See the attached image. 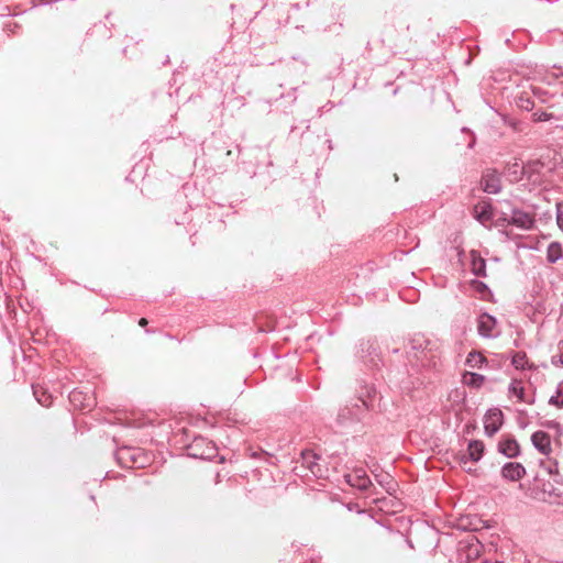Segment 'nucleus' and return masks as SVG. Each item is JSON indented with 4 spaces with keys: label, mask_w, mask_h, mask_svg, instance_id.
Returning <instances> with one entry per match:
<instances>
[{
    "label": "nucleus",
    "mask_w": 563,
    "mask_h": 563,
    "mask_svg": "<svg viewBox=\"0 0 563 563\" xmlns=\"http://www.w3.org/2000/svg\"><path fill=\"white\" fill-rule=\"evenodd\" d=\"M540 467L549 476V479H542L541 499L549 504H560L562 483L559 461L547 457L540 461Z\"/></svg>",
    "instance_id": "f257e3e1"
},
{
    "label": "nucleus",
    "mask_w": 563,
    "mask_h": 563,
    "mask_svg": "<svg viewBox=\"0 0 563 563\" xmlns=\"http://www.w3.org/2000/svg\"><path fill=\"white\" fill-rule=\"evenodd\" d=\"M190 449L195 451L192 455L200 459L211 460L217 455V448L214 444L203 438L195 439Z\"/></svg>",
    "instance_id": "f03ea898"
},
{
    "label": "nucleus",
    "mask_w": 563,
    "mask_h": 563,
    "mask_svg": "<svg viewBox=\"0 0 563 563\" xmlns=\"http://www.w3.org/2000/svg\"><path fill=\"white\" fill-rule=\"evenodd\" d=\"M503 412L499 409H490L484 418L485 433L489 437L494 435L503 424Z\"/></svg>",
    "instance_id": "7ed1b4c3"
},
{
    "label": "nucleus",
    "mask_w": 563,
    "mask_h": 563,
    "mask_svg": "<svg viewBox=\"0 0 563 563\" xmlns=\"http://www.w3.org/2000/svg\"><path fill=\"white\" fill-rule=\"evenodd\" d=\"M484 443L479 440H472L468 443L467 451L460 455V464L465 465L468 461L478 462L484 453Z\"/></svg>",
    "instance_id": "20e7f679"
},
{
    "label": "nucleus",
    "mask_w": 563,
    "mask_h": 563,
    "mask_svg": "<svg viewBox=\"0 0 563 563\" xmlns=\"http://www.w3.org/2000/svg\"><path fill=\"white\" fill-rule=\"evenodd\" d=\"M497 321L496 319L488 314L482 313L477 320V329L478 333L484 338H493L498 334L496 331Z\"/></svg>",
    "instance_id": "39448f33"
},
{
    "label": "nucleus",
    "mask_w": 563,
    "mask_h": 563,
    "mask_svg": "<svg viewBox=\"0 0 563 563\" xmlns=\"http://www.w3.org/2000/svg\"><path fill=\"white\" fill-rule=\"evenodd\" d=\"M526 475V468L522 464L508 462L501 468V476L509 481H519Z\"/></svg>",
    "instance_id": "423d86ee"
},
{
    "label": "nucleus",
    "mask_w": 563,
    "mask_h": 563,
    "mask_svg": "<svg viewBox=\"0 0 563 563\" xmlns=\"http://www.w3.org/2000/svg\"><path fill=\"white\" fill-rule=\"evenodd\" d=\"M533 446L543 455H549L551 452L550 435L544 431H537L531 435Z\"/></svg>",
    "instance_id": "0eeeda50"
},
{
    "label": "nucleus",
    "mask_w": 563,
    "mask_h": 563,
    "mask_svg": "<svg viewBox=\"0 0 563 563\" xmlns=\"http://www.w3.org/2000/svg\"><path fill=\"white\" fill-rule=\"evenodd\" d=\"M509 222L520 229L529 230L532 228L534 220L532 216L528 212L521 210H514Z\"/></svg>",
    "instance_id": "6e6552de"
},
{
    "label": "nucleus",
    "mask_w": 563,
    "mask_h": 563,
    "mask_svg": "<svg viewBox=\"0 0 563 563\" xmlns=\"http://www.w3.org/2000/svg\"><path fill=\"white\" fill-rule=\"evenodd\" d=\"M482 186L487 194H498L501 189L500 177L496 173H487L483 176Z\"/></svg>",
    "instance_id": "1a4fd4ad"
},
{
    "label": "nucleus",
    "mask_w": 563,
    "mask_h": 563,
    "mask_svg": "<svg viewBox=\"0 0 563 563\" xmlns=\"http://www.w3.org/2000/svg\"><path fill=\"white\" fill-rule=\"evenodd\" d=\"M346 482L358 489H367L371 485V479L363 470H357L352 474L345 476Z\"/></svg>",
    "instance_id": "9d476101"
},
{
    "label": "nucleus",
    "mask_w": 563,
    "mask_h": 563,
    "mask_svg": "<svg viewBox=\"0 0 563 563\" xmlns=\"http://www.w3.org/2000/svg\"><path fill=\"white\" fill-rule=\"evenodd\" d=\"M498 450L507 457H516L520 453V446L514 438H506L499 441Z\"/></svg>",
    "instance_id": "9b49d317"
},
{
    "label": "nucleus",
    "mask_w": 563,
    "mask_h": 563,
    "mask_svg": "<svg viewBox=\"0 0 563 563\" xmlns=\"http://www.w3.org/2000/svg\"><path fill=\"white\" fill-rule=\"evenodd\" d=\"M507 178L511 183H519L525 180V166L518 161L509 163L505 172Z\"/></svg>",
    "instance_id": "f8f14e48"
},
{
    "label": "nucleus",
    "mask_w": 563,
    "mask_h": 563,
    "mask_svg": "<svg viewBox=\"0 0 563 563\" xmlns=\"http://www.w3.org/2000/svg\"><path fill=\"white\" fill-rule=\"evenodd\" d=\"M69 401L74 405V407L78 409H90L93 405V399L89 396L82 394L79 390H73L69 394Z\"/></svg>",
    "instance_id": "ddd939ff"
},
{
    "label": "nucleus",
    "mask_w": 563,
    "mask_h": 563,
    "mask_svg": "<svg viewBox=\"0 0 563 563\" xmlns=\"http://www.w3.org/2000/svg\"><path fill=\"white\" fill-rule=\"evenodd\" d=\"M525 166V179L531 184H538L541 180L540 169L542 165L539 162H530Z\"/></svg>",
    "instance_id": "4468645a"
},
{
    "label": "nucleus",
    "mask_w": 563,
    "mask_h": 563,
    "mask_svg": "<svg viewBox=\"0 0 563 563\" xmlns=\"http://www.w3.org/2000/svg\"><path fill=\"white\" fill-rule=\"evenodd\" d=\"M375 477H376V481L378 482V484L382 487H384L387 493L391 494L393 492H395L396 483L389 474H387V473L378 474V475H375Z\"/></svg>",
    "instance_id": "2eb2a0df"
},
{
    "label": "nucleus",
    "mask_w": 563,
    "mask_h": 563,
    "mask_svg": "<svg viewBox=\"0 0 563 563\" xmlns=\"http://www.w3.org/2000/svg\"><path fill=\"white\" fill-rule=\"evenodd\" d=\"M509 394L512 397L518 398L520 401L529 402L525 397V388L522 383L519 380H514L509 386Z\"/></svg>",
    "instance_id": "dca6fc26"
},
{
    "label": "nucleus",
    "mask_w": 563,
    "mask_h": 563,
    "mask_svg": "<svg viewBox=\"0 0 563 563\" xmlns=\"http://www.w3.org/2000/svg\"><path fill=\"white\" fill-rule=\"evenodd\" d=\"M474 211L476 219L482 223L492 219V209L489 205L476 206Z\"/></svg>",
    "instance_id": "f3484780"
},
{
    "label": "nucleus",
    "mask_w": 563,
    "mask_h": 563,
    "mask_svg": "<svg viewBox=\"0 0 563 563\" xmlns=\"http://www.w3.org/2000/svg\"><path fill=\"white\" fill-rule=\"evenodd\" d=\"M547 257L550 263H555L562 257V246L559 242H552L549 245Z\"/></svg>",
    "instance_id": "a211bd4d"
},
{
    "label": "nucleus",
    "mask_w": 563,
    "mask_h": 563,
    "mask_svg": "<svg viewBox=\"0 0 563 563\" xmlns=\"http://www.w3.org/2000/svg\"><path fill=\"white\" fill-rule=\"evenodd\" d=\"M485 357L478 353V352H471L468 355H467V358H466V364L470 366V367H473V368H479L482 367L483 363L485 362Z\"/></svg>",
    "instance_id": "6ab92c4d"
},
{
    "label": "nucleus",
    "mask_w": 563,
    "mask_h": 563,
    "mask_svg": "<svg viewBox=\"0 0 563 563\" xmlns=\"http://www.w3.org/2000/svg\"><path fill=\"white\" fill-rule=\"evenodd\" d=\"M465 378V384L473 387H481L485 380V377L477 373H470Z\"/></svg>",
    "instance_id": "aec40b11"
},
{
    "label": "nucleus",
    "mask_w": 563,
    "mask_h": 563,
    "mask_svg": "<svg viewBox=\"0 0 563 563\" xmlns=\"http://www.w3.org/2000/svg\"><path fill=\"white\" fill-rule=\"evenodd\" d=\"M472 269L475 275L484 276L485 275V261L481 257L473 256Z\"/></svg>",
    "instance_id": "412c9836"
},
{
    "label": "nucleus",
    "mask_w": 563,
    "mask_h": 563,
    "mask_svg": "<svg viewBox=\"0 0 563 563\" xmlns=\"http://www.w3.org/2000/svg\"><path fill=\"white\" fill-rule=\"evenodd\" d=\"M33 394L42 406L48 407L52 404L51 396L46 395L44 390H40L37 387H33Z\"/></svg>",
    "instance_id": "4be33fe9"
},
{
    "label": "nucleus",
    "mask_w": 563,
    "mask_h": 563,
    "mask_svg": "<svg viewBox=\"0 0 563 563\" xmlns=\"http://www.w3.org/2000/svg\"><path fill=\"white\" fill-rule=\"evenodd\" d=\"M528 363L527 361V356L525 353H516L514 356H512V365L516 367V368H520V369H523L526 367V364Z\"/></svg>",
    "instance_id": "5701e85b"
},
{
    "label": "nucleus",
    "mask_w": 563,
    "mask_h": 563,
    "mask_svg": "<svg viewBox=\"0 0 563 563\" xmlns=\"http://www.w3.org/2000/svg\"><path fill=\"white\" fill-rule=\"evenodd\" d=\"M518 106L528 111L533 108V102L530 101V99L528 97L520 96L518 98Z\"/></svg>",
    "instance_id": "b1692460"
},
{
    "label": "nucleus",
    "mask_w": 563,
    "mask_h": 563,
    "mask_svg": "<svg viewBox=\"0 0 563 563\" xmlns=\"http://www.w3.org/2000/svg\"><path fill=\"white\" fill-rule=\"evenodd\" d=\"M533 117H534V120L536 121H549L552 119V113H549V112H536L533 113Z\"/></svg>",
    "instance_id": "393cba45"
},
{
    "label": "nucleus",
    "mask_w": 563,
    "mask_h": 563,
    "mask_svg": "<svg viewBox=\"0 0 563 563\" xmlns=\"http://www.w3.org/2000/svg\"><path fill=\"white\" fill-rule=\"evenodd\" d=\"M556 208H558L556 222H558L559 228L563 229V214L561 212V203L560 202L556 203Z\"/></svg>",
    "instance_id": "a878e982"
},
{
    "label": "nucleus",
    "mask_w": 563,
    "mask_h": 563,
    "mask_svg": "<svg viewBox=\"0 0 563 563\" xmlns=\"http://www.w3.org/2000/svg\"><path fill=\"white\" fill-rule=\"evenodd\" d=\"M561 395V389L559 388L558 389V396H552L549 400L550 404H554V405H558L560 406L559 404V396Z\"/></svg>",
    "instance_id": "bb28decb"
},
{
    "label": "nucleus",
    "mask_w": 563,
    "mask_h": 563,
    "mask_svg": "<svg viewBox=\"0 0 563 563\" xmlns=\"http://www.w3.org/2000/svg\"><path fill=\"white\" fill-rule=\"evenodd\" d=\"M471 550H472V552H473L474 554H476V555L478 554V552H479V545H478V542H477V541H476V543H475V544H471Z\"/></svg>",
    "instance_id": "cd10ccee"
},
{
    "label": "nucleus",
    "mask_w": 563,
    "mask_h": 563,
    "mask_svg": "<svg viewBox=\"0 0 563 563\" xmlns=\"http://www.w3.org/2000/svg\"><path fill=\"white\" fill-rule=\"evenodd\" d=\"M139 324L141 327H145L147 324V320L145 318H141L140 321H139Z\"/></svg>",
    "instance_id": "c85d7f7f"
},
{
    "label": "nucleus",
    "mask_w": 563,
    "mask_h": 563,
    "mask_svg": "<svg viewBox=\"0 0 563 563\" xmlns=\"http://www.w3.org/2000/svg\"><path fill=\"white\" fill-rule=\"evenodd\" d=\"M553 358H554V360H558V362H560V363H562V364H563V355H562V354H560V355H555Z\"/></svg>",
    "instance_id": "c756f323"
}]
</instances>
